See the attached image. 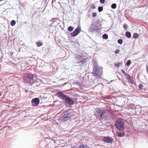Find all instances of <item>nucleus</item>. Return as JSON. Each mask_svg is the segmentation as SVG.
<instances>
[{
  "label": "nucleus",
  "mask_w": 148,
  "mask_h": 148,
  "mask_svg": "<svg viewBox=\"0 0 148 148\" xmlns=\"http://www.w3.org/2000/svg\"><path fill=\"white\" fill-rule=\"evenodd\" d=\"M57 95L60 98L64 100L66 103L69 105H72L74 103V101L72 99L65 95L61 92H57Z\"/></svg>",
  "instance_id": "f257e3e1"
},
{
  "label": "nucleus",
  "mask_w": 148,
  "mask_h": 148,
  "mask_svg": "<svg viewBox=\"0 0 148 148\" xmlns=\"http://www.w3.org/2000/svg\"><path fill=\"white\" fill-rule=\"evenodd\" d=\"M102 68L97 65H96L93 68V73L97 78L100 77L102 75Z\"/></svg>",
  "instance_id": "f03ea898"
},
{
  "label": "nucleus",
  "mask_w": 148,
  "mask_h": 148,
  "mask_svg": "<svg viewBox=\"0 0 148 148\" xmlns=\"http://www.w3.org/2000/svg\"><path fill=\"white\" fill-rule=\"evenodd\" d=\"M95 115L97 118H100V119H105L107 117V113L104 111H102L99 109H97Z\"/></svg>",
  "instance_id": "7ed1b4c3"
},
{
  "label": "nucleus",
  "mask_w": 148,
  "mask_h": 148,
  "mask_svg": "<svg viewBox=\"0 0 148 148\" xmlns=\"http://www.w3.org/2000/svg\"><path fill=\"white\" fill-rule=\"evenodd\" d=\"M71 115V113H65L61 117V119L62 121H66L70 118Z\"/></svg>",
  "instance_id": "20e7f679"
},
{
  "label": "nucleus",
  "mask_w": 148,
  "mask_h": 148,
  "mask_svg": "<svg viewBox=\"0 0 148 148\" xmlns=\"http://www.w3.org/2000/svg\"><path fill=\"white\" fill-rule=\"evenodd\" d=\"M116 126L117 129L122 131L124 129V123L123 122L119 121L116 124Z\"/></svg>",
  "instance_id": "39448f33"
},
{
  "label": "nucleus",
  "mask_w": 148,
  "mask_h": 148,
  "mask_svg": "<svg viewBox=\"0 0 148 148\" xmlns=\"http://www.w3.org/2000/svg\"><path fill=\"white\" fill-rule=\"evenodd\" d=\"M98 26L96 24H91L89 27L88 31L89 32H93L95 31L99 30Z\"/></svg>",
  "instance_id": "423d86ee"
},
{
  "label": "nucleus",
  "mask_w": 148,
  "mask_h": 148,
  "mask_svg": "<svg viewBox=\"0 0 148 148\" xmlns=\"http://www.w3.org/2000/svg\"><path fill=\"white\" fill-rule=\"evenodd\" d=\"M81 30V28L80 27H78L75 30L71 33V36L75 37L77 36L80 32Z\"/></svg>",
  "instance_id": "0eeeda50"
},
{
  "label": "nucleus",
  "mask_w": 148,
  "mask_h": 148,
  "mask_svg": "<svg viewBox=\"0 0 148 148\" xmlns=\"http://www.w3.org/2000/svg\"><path fill=\"white\" fill-rule=\"evenodd\" d=\"M40 100L38 98H36L32 99V102L34 106H37L39 103Z\"/></svg>",
  "instance_id": "6e6552de"
},
{
  "label": "nucleus",
  "mask_w": 148,
  "mask_h": 148,
  "mask_svg": "<svg viewBox=\"0 0 148 148\" xmlns=\"http://www.w3.org/2000/svg\"><path fill=\"white\" fill-rule=\"evenodd\" d=\"M103 140L105 142L109 143H111L113 141L112 138L108 136L104 137Z\"/></svg>",
  "instance_id": "1a4fd4ad"
},
{
  "label": "nucleus",
  "mask_w": 148,
  "mask_h": 148,
  "mask_svg": "<svg viewBox=\"0 0 148 148\" xmlns=\"http://www.w3.org/2000/svg\"><path fill=\"white\" fill-rule=\"evenodd\" d=\"M27 77H28V78L30 80L29 81V83L31 84H32L34 83V80L33 79V75L32 74L29 73H28L27 75Z\"/></svg>",
  "instance_id": "9d476101"
},
{
  "label": "nucleus",
  "mask_w": 148,
  "mask_h": 148,
  "mask_svg": "<svg viewBox=\"0 0 148 148\" xmlns=\"http://www.w3.org/2000/svg\"><path fill=\"white\" fill-rule=\"evenodd\" d=\"M125 35L126 36L129 38H130L131 37V34L130 32H127L126 33Z\"/></svg>",
  "instance_id": "9b49d317"
},
{
  "label": "nucleus",
  "mask_w": 148,
  "mask_h": 148,
  "mask_svg": "<svg viewBox=\"0 0 148 148\" xmlns=\"http://www.w3.org/2000/svg\"><path fill=\"white\" fill-rule=\"evenodd\" d=\"M117 136L120 137H122L125 135L124 133H117Z\"/></svg>",
  "instance_id": "f8f14e48"
},
{
  "label": "nucleus",
  "mask_w": 148,
  "mask_h": 148,
  "mask_svg": "<svg viewBox=\"0 0 148 148\" xmlns=\"http://www.w3.org/2000/svg\"><path fill=\"white\" fill-rule=\"evenodd\" d=\"M126 78L128 81H130L131 79V77L127 74L125 75Z\"/></svg>",
  "instance_id": "ddd939ff"
},
{
  "label": "nucleus",
  "mask_w": 148,
  "mask_h": 148,
  "mask_svg": "<svg viewBox=\"0 0 148 148\" xmlns=\"http://www.w3.org/2000/svg\"><path fill=\"white\" fill-rule=\"evenodd\" d=\"M73 29V28L71 26H70L68 28V30L70 32H72Z\"/></svg>",
  "instance_id": "4468645a"
},
{
  "label": "nucleus",
  "mask_w": 148,
  "mask_h": 148,
  "mask_svg": "<svg viewBox=\"0 0 148 148\" xmlns=\"http://www.w3.org/2000/svg\"><path fill=\"white\" fill-rule=\"evenodd\" d=\"M102 38L103 39H107L108 38V36L107 34H104L102 36Z\"/></svg>",
  "instance_id": "2eb2a0df"
},
{
  "label": "nucleus",
  "mask_w": 148,
  "mask_h": 148,
  "mask_svg": "<svg viewBox=\"0 0 148 148\" xmlns=\"http://www.w3.org/2000/svg\"><path fill=\"white\" fill-rule=\"evenodd\" d=\"M16 23V22L15 20H13L10 22V24L11 26H13Z\"/></svg>",
  "instance_id": "dca6fc26"
},
{
  "label": "nucleus",
  "mask_w": 148,
  "mask_h": 148,
  "mask_svg": "<svg viewBox=\"0 0 148 148\" xmlns=\"http://www.w3.org/2000/svg\"><path fill=\"white\" fill-rule=\"evenodd\" d=\"M36 44L37 45L38 47H40L42 45V43L41 42H36Z\"/></svg>",
  "instance_id": "f3484780"
},
{
  "label": "nucleus",
  "mask_w": 148,
  "mask_h": 148,
  "mask_svg": "<svg viewBox=\"0 0 148 148\" xmlns=\"http://www.w3.org/2000/svg\"><path fill=\"white\" fill-rule=\"evenodd\" d=\"M116 7V3H114L112 4L111 8H112L114 9H115Z\"/></svg>",
  "instance_id": "a211bd4d"
},
{
  "label": "nucleus",
  "mask_w": 148,
  "mask_h": 148,
  "mask_svg": "<svg viewBox=\"0 0 148 148\" xmlns=\"http://www.w3.org/2000/svg\"><path fill=\"white\" fill-rule=\"evenodd\" d=\"M133 37L135 38H138V34L136 33H134L133 36Z\"/></svg>",
  "instance_id": "6ab92c4d"
},
{
  "label": "nucleus",
  "mask_w": 148,
  "mask_h": 148,
  "mask_svg": "<svg viewBox=\"0 0 148 148\" xmlns=\"http://www.w3.org/2000/svg\"><path fill=\"white\" fill-rule=\"evenodd\" d=\"M98 10L99 12H101L103 10V7L102 6H100L98 7Z\"/></svg>",
  "instance_id": "aec40b11"
},
{
  "label": "nucleus",
  "mask_w": 148,
  "mask_h": 148,
  "mask_svg": "<svg viewBox=\"0 0 148 148\" xmlns=\"http://www.w3.org/2000/svg\"><path fill=\"white\" fill-rule=\"evenodd\" d=\"M131 63V61L130 60H128L127 63H126V65L127 66H129L130 65V64Z\"/></svg>",
  "instance_id": "412c9836"
},
{
  "label": "nucleus",
  "mask_w": 148,
  "mask_h": 148,
  "mask_svg": "<svg viewBox=\"0 0 148 148\" xmlns=\"http://www.w3.org/2000/svg\"><path fill=\"white\" fill-rule=\"evenodd\" d=\"M76 58L79 60H80L82 59V57L80 56H76Z\"/></svg>",
  "instance_id": "4be33fe9"
},
{
  "label": "nucleus",
  "mask_w": 148,
  "mask_h": 148,
  "mask_svg": "<svg viewBox=\"0 0 148 148\" xmlns=\"http://www.w3.org/2000/svg\"><path fill=\"white\" fill-rule=\"evenodd\" d=\"M118 42L119 43L121 44L123 43V40L121 39H119L118 40Z\"/></svg>",
  "instance_id": "5701e85b"
},
{
  "label": "nucleus",
  "mask_w": 148,
  "mask_h": 148,
  "mask_svg": "<svg viewBox=\"0 0 148 148\" xmlns=\"http://www.w3.org/2000/svg\"><path fill=\"white\" fill-rule=\"evenodd\" d=\"M74 84H76L78 85H79V86H81V83L80 82H75L74 83Z\"/></svg>",
  "instance_id": "b1692460"
},
{
  "label": "nucleus",
  "mask_w": 148,
  "mask_h": 148,
  "mask_svg": "<svg viewBox=\"0 0 148 148\" xmlns=\"http://www.w3.org/2000/svg\"><path fill=\"white\" fill-rule=\"evenodd\" d=\"M79 148H87L86 145H83L81 146Z\"/></svg>",
  "instance_id": "393cba45"
},
{
  "label": "nucleus",
  "mask_w": 148,
  "mask_h": 148,
  "mask_svg": "<svg viewBox=\"0 0 148 148\" xmlns=\"http://www.w3.org/2000/svg\"><path fill=\"white\" fill-rule=\"evenodd\" d=\"M121 71H122V73L125 75V76L127 74V73H125V72L124 70H121Z\"/></svg>",
  "instance_id": "a878e982"
},
{
  "label": "nucleus",
  "mask_w": 148,
  "mask_h": 148,
  "mask_svg": "<svg viewBox=\"0 0 148 148\" xmlns=\"http://www.w3.org/2000/svg\"><path fill=\"white\" fill-rule=\"evenodd\" d=\"M120 50L119 49L116 50L115 52V53L116 54H118L119 53Z\"/></svg>",
  "instance_id": "bb28decb"
},
{
  "label": "nucleus",
  "mask_w": 148,
  "mask_h": 148,
  "mask_svg": "<svg viewBox=\"0 0 148 148\" xmlns=\"http://www.w3.org/2000/svg\"><path fill=\"white\" fill-rule=\"evenodd\" d=\"M97 15V13L96 12H94L92 14V16L93 17H95Z\"/></svg>",
  "instance_id": "cd10ccee"
},
{
  "label": "nucleus",
  "mask_w": 148,
  "mask_h": 148,
  "mask_svg": "<svg viewBox=\"0 0 148 148\" xmlns=\"http://www.w3.org/2000/svg\"><path fill=\"white\" fill-rule=\"evenodd\" d=\"M105 0H100V2L101 3H103L105 2Z\"/></svg>",
  "instance_id": "c85d7f7f"
},
{
  "label": "nucleus",
  "mask_w": 148,
  "mask_h": 148,
  "mask_svg": "<svg viewBox=\"0 0 148 148\" xmlns=\"http://www.w3.org/2000/svg\"><path fill=\"white\" fill-rule=\"evenodd\" d=\"M123 27L125 29H126L127 27V26L126 24H124L123 25Z\"/></svg>",
  "instance_id": "c756f323"
},
{
  "label": "nucleus",
  "mask_w": 148,
  "mask_h": 148,
  "mask_svg": "<svg viewBox=\"0 0 148 148\" xmlns=\"http://www.w3.org/2000/svg\"><path fill=\"white\" fill-rule=\"evenodd\" d=\"M139 87L140 88H142L143 86L142 85V84H139Z\"/></svg>",
  "instance_id": "7c9ffc66"
},
{
  "label": "nucleus",
  "mask_w": 148,
  "mask_h": 148,
  "mask_svg": "<svg viewBox=\"0 0 148 148\" xmlns=\"http://www.w3.org/2000/svg\"><path fill=\"white\" fill-rule=\"evenodd\" d=\"M72 148H76V146L75 145H73L72 147Z\"/></svg>",
  "instance_id": "2f4dec72"
},
{
  "label": "nucleus",
  "mask_w": 148,
  "mask_h": 148,
  "mask_svg": "<svg viewBox=\"0 0 148 148\" xmlns=\"http://www.w3.org/2000/svg\"><path fill=\"white\" fill-rule=\"evenodd\" d=\"M123 84L124 85H125L126 83L125 82H123Z\"/></svg>",
  "instance_id": "473e14b6"
},
{
  "label": "nucleus",
  "mask_w": 148,
  "mask_h": 148,
  "mask_svg": "<svg viewBox=\"0 0 148 148\" xmlns=\"http://www.w3.org/2000/svg\"><path fill=\"white\" fill-rule=\"evenodd\" d=\"M95 8V6H94L93 7V8H93V9H94V8Z\"/></svg>",
  "instance_id": "72a5a7b5"
},
{
  "label": "nucleus",
  "mask_w": 148,
  "mask_h": 148,
  "mask_svg": "<svg viewBox=\"0 0 148 148\" xmlns=\"http://www.w3.org/2000/svg\"><path fill=\"white\" fill-rule=\"evenodd\" d=\"M1 92H0V96H1Z\"/></svg>",
  "instance_id": "f704fd0d"
},
{
  "label": "nucleus",
  "mask_w": 148,
  "mask_h": 148,
  "mask_svg": "<svg viewBox=\"0 0 148 148\" xmlns=\"http://www.w3.org/2000/svg\"><path fill=\"white\" fill-rule=\"evenodd\" d=\"M103 116H104L105 115H104V114H103Z\"/></svg>",
  "instance_id": "c9c22d12"
}]
</instances>
